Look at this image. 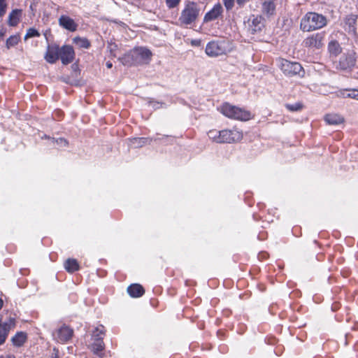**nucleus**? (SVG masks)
I'll use <instances>...</instances> for the list:
<instances>
[{
    "label": "nucleus",
    "instance_id": "nucleus-23",
    "mask_svg": "<svg viewBox=\"0 0 358 358\" xmlns=\"http://www.w3.org/2000/svg\"><path fill=\"white\" fill-rule=\"evenodd\" d=\"M27 335L24 332H18L17 333L13 338L12 342L14 345L20 347L22 346L26 341Z\"/></svg>",
    "mask_w": 358,
    "mask_h": 358
},
{
    "label": "nucleus",
    "instance_id": "nucleus-17",
    "mask_svg": "<svg viewBox=\"0 0 358 358\" xmlns=\"http://www.w3.org/2000/svg\"><path fill=\"white\" fill-rule=\"evenodd\" d=\"M275 5L273 0H265L262 3V13L267 16L274 15Z\"/></svg>",
    "mask_w": 358,
    "mask_h": 358
},
{
    "label": "nucleus",
    "instance_id": "nucleus-24",
    "mask_svg": "<svg viewBox=\"0 0 358 358\" xmlns=\"http://www.w3.org/2000/svg\"><path fill=\"white\" fill-rule=\"evenodd\" d=\"M208 136L213 142L221 143V131H217L216 129L210 130L208 132Z\"/></svg>",
    "mask_w": 358,
    "mask_h": 358
},
{
    "label": "nucleus",
    "instance_id": "nucleus-7",
    "mask_svg": "<svg viewBox=\"0 0 358 358\" xmlns=\"http://www.w3.org/2000/svg\"><path fill=\"white\" fill-rule=\"evenodd\" d=\"M324 32L313 34L304 39L303 44L306 48L320 49L324 45Z\"/></svg>",
    "mask_w": 358,
    "mask_h": 358
},
{
    "label": "nucleus",
    "instance_id": "nucleus-22",
    "mask_svg": "<svg viewBox=\"0 0 358 358\" xmlns=\"http://www.w3.org/2000/svg\"><path fill=\"white\" fill-rule=\"evenodd\" d=\"M15 326V319L10 318L9 319V325L8 328H0V345L4 343L8 331L11 327Z\"/></svg>",
    "mask_w": 358,
    "mask_h": 358
},
{
    "label": "nucleus",
    "instance_id": "nucleus-26",
    "mask_svg": "<svg viewBox=\"0 0 358 358\" xmlns=\"http://www.w3.org/2000/svg\"><path fill=\"white\" fill-rule=\"evenodd\" d=\"M104 334V327L103 325H99L93 331L92 334V339L96 340V338H100L101 340H103Z\"/></svg>",
    "mask_w": 358,
    "mask_h": 358
},
{
    "label": "nucleus",
    "instance_id": "nucleus-19",
    "mask_svg": "<svg viewBox=\"0 0 358 358\" xmlns=\"http://www.w3.org/2000/svg\"><path fill=\"white\" fill-rule=\"evenodd\" d=\"M325 121L328 124L336 125L343 122L344 119L338 114H327L325 116Z\"/></svg>",
    "mask_w": 358,
    "mask_h": 358
},
{
    "label": "nucleus",
    "instance_id": "nucleus-30",
    "mask_svg": "<svg viewBox=\"0 0 358 358\" xmlns=\"http://www.w3.org/2000/svg\"><path fill=\"white\" fill-rule=\"evenodd\" d=\"M285 106L290 111H298L300 110L303 107L302 104L299 102L294 103L293 104L287 103L285 105Z\"/></svg>",
    "mask_w": 358,
    "mask_h": 358
},
{
    "label": "nucleus",
    "instance_id": "nucleus-21",
    "mask_svg": "<svg viewBox=\"0 0 358 358\" xmlns=\"http://www.w3.org/2000/svg\"><path fill=\"white\" fill-rule=\"evenodd\" d=\"M152 141V138H134L130 139V145L131 146L136 148H141L145 144H150Z\"/></svg>",
    "mask_w": 358,
    "mask_h": 358
},
{
    "label": "nucleus",
    "instance_id": "nucleus-25",
    "mask_svg": "<svg viewBox=\"0 0 358 358\" xmlns=\"http://www.w3.org/2000/svg\"><path fill=\"white\" fill-rule=\"evenodd\" d=\"M20 36L19 34L10 36L6 41V46L7 49H10L12 47L16 45L20 41Z\"/></svg>",
    "mask_w": 358,
    "mask_h": 358
},
{
    "label": "nucleus",
    "instance_id": "nucleus-14",
    "mask_svg": "<svg viewBox=\"0 0 358 358\" xmlns=\"http://www.w3.org/2000/svg\"><path fill=\"white\" fill-rule=\"evenodd\" d=\"M59 24L70 31H75L78 27V24L75 21L67 15H62L59 18Z\"/></svg>",
    "mask_w": 358,
    "mask_h": 358
},
{
    "label": "nucleus",
    "instance_id": "nucleus-40",
    "mask_svg": "<svg viewBox=\"0 0 358 358\" xmlns=\"http://www.w3.org/2000/svg\"><path fill=\"white\" fill-rule=\"evenodd\" d=\"M200 43H201V42H200V41H199V40H194V41H192V44L193 45H196V46L199 45H200Z\"/></svg>",
    "mask_w": 358,
    "mask_h": 358
},
{
    "label": "nucleus",
    "instance_id": "nucleus-6",
    "mask_svg": "<svg viewBox=\"0 0 358 358\" xmlns=\"http://www.w3.org/2000/svg\"><path fill=\"white\" fill-rule=\"evenodd\" d=\"M280 69L283 73L289 76L301 75L303 72L301 65L298 62H292L286 59L280 61Z\"/></svg>",
    "mask_w": 358,
    "mask_h": 358
},
{
    "label": "nucleus",
    "instance_id": "nucleus-36",
    "mask_svg": "<svg viewBox=\"0 0 358 358\" xmlns=\"http://www.w3.org/2000/svg\"><path fill=\"white\" fill-rule=\"evenodd\" d=\"M149 104L152 106L155 109L159 108L162 106V103L159 102L150 101Z\"/></svg>",
    "mask_w": 358,
    "mask_h": 358
},
{
    "label": "nucleus",
    "instance_id": "nucleus-5",
    "mask_svg": "<svg viewBox=\"0 0 358 358\" xmlns=\"http://www.w3.org/2000/svg\"><path fill=\"white\" fill-rule=\"evenodd\" d=\"M151 57L150 50L143 47L134 48L127 55V58L131 59V64L136 65L149 63Z\"/></svg>",
    "mask_w": 358,
    "mask_h": 358
},
{
    "label": "nucleus",
    "instance_id": "nucleus-4",
    "mask_svg": "<svg viewBox=\"0 0 358 358\" xmlns=\"http://www.w3.org/2000/svg\"><path fill=\"white\" fill-rule=\"evenodd\" d=\"M220 111L224 115L231 119L247 121L251 118V113L249 111L228 103L221 106Z\"/></svg>",
    "mask_w": 358,
    "mask_h": 358
},
{
    "label": "nucleus",
    "instance_id": "nucleus-38",
    "mask_svg": "<svg viewBox=\"0 0 358 358\" xmlns=\"http://www.w3.org/2000/svg\"><path fill=\"white\" fill-rule=\"evenodd\" d=\"M236 1L239 6H243L246 2L249 1V0H236Z\"/></svg>",
    "mask_w": 358,
    "mask_h": 358
},
{
    "label": "nucleus",
    "instance_id": "nucleus-16",
    "mask_svg": "<svg viewBox=\"0 0 358 358\" xmlns=\"http://www.w3.org/2000/svg\"><path fill=\"white\" fill-rule=\"evenodd\" d=\"M127 292L131 297L137 298L141 296L145 290L141 285L133 284L128 287Z\"/></svg>",
    "mask_w": 358,
    "mask_h": 358
},
{
    "label": "nucleus",
    "instance_id": "nucleus-13",
    "mask_svg": "<svg viewBox=\"0 0 358 358\" xmlns=\"http://www.w3.org/2000/svg\"><path fill=\"white\" fill-rule=\"evenodd\" d=\"M59 55V47L58 45H48L45 55V60L50 64H54Z\"/></svg>",
    "mask_w": 358,
    "mask_h": 358
},
{
    "label": "nucleus",
    "instance_id": "nucleus-28",
    "mask_svg": "<svg viewBox=\"0 0 358 358\" xmlns=\"http://www.w3.org/2000/svg\"><path fill=\"white\" fill-rule=\"evenodd\" d=\"M329 50L331 53H333L334 55H337L341 51V47L338 42L336 41H331L329 43L328 46Z\"/></svg>",
    "mask_w": 358,
    "mask_h": 358
},
{
    "label": "nucleus",
    "instance_id": "nucleus-1",
    "mask_svg": "<svg viewBox=\"0 0 358 358\" xmlns=\"http://www.w3.org/2000/svg\"><path fill=\"white\" fill-rule=\"evenodd\" d=\"M327 22L325 16L315 12H309L301 18L300 28L303 31H311L324 27Z\"/></svg>",
    "mask_w": 358,
    "mask_h": 358
},
{
    "label": "nucleus",
    "instance_id": "nucleus-2",
    "mask_svg": "<svg viewBox=\"0 0 358 358\" xmlns=\"http://www.w3.org/2000/svg\"><path fill=\"white\" fill-rule=\"evenodd\" d=\"M233 50V45L229 40L220 38L208 42L205 52L210 57L226 55Z\"/></svg>",
    "mask_w": 358,
    "mask_h": 358
},
{
    "label": "nucleus",
    "instance_id": "nucleus-29",
    "mask_svg": "<svg viewBox=\"0 0 358 358\" xmlns=\"http://www.w3.org/2000/svg\"><path fill=\"white\" fill-rule=\"evenodd\" d=\"M343 96L358 100V90H346L343 92Z\"/></svg>",
    "mask_w": 358,
    "mask_h": 358
},
{
    "label": "nucleus",
    "instance_id": "nucleus-18",
    "mask_svg": "<svg viewBox=\"0 0 358 358\" xmlns=\"http://www.w3.org/2000/svg\"><path fill=\"white\" fill-rule=\"evenodd\" d=\"M22 15V10L15 9L13 10L8 16V24L10 26H16L20 22Z\"/></svg>",
    "mask_w": 358,
    "mask_h": 358
},
{
    "label": "nucleus",
    "instance_id": "nucleus-8",
    "mask_svg": "<svg viewBox=\"0 0 358 358\" xmlns=\"http://www.w3.org/2000/svg\"><path fill=\"white\" fill-rule=\"evenodd\" d=\"M242 138V133L236 129L221 130V143H233Z\"/></svg>",
    "mask_w": 358,
    "mask_h": 358
},
{
    "label": "nucleus",
    "instance_id": "nucleus-27",
    "mask_svg": "<svg viewBox=\"0 0 358 358\" xmlns=\"http://www.w3.org/2000/svg\"><path fill=\"white\" fill-rule=\"evenodd\" d=\"M73 41L80 48H88L90 46V43L85 38L76 37L73 38Z\"/></svg>",
    "mask_w": 358,
    "mask_h": 358
},
{
    "label": "nucleus",
    "instance_id": "nucleus-11",
    "mask_svg": "<svg viewBox=\"0 0 358 358\" xmlns=\"http://www.w3.org/2000/svg\"><path fill=\"white\" fill-rule=\"evenodd\" d=\"M75 57V52L73 48L71 45H63L59 48V58L63 64L66 65L71 63Z\"/></svg>",
    "mask_w": 358,
    "mask_h": 358
},
{
    "label": "nucleus",
    "instance_id": "nucleus-31",
    "mask_svg": "<svg viewBox=\"0 0 358 358\" xmlns=\"http://www.w3.org/2000/svg\"><path fill=\"white\" fill-rule=\"evenodd\" d=\"M39 35L40 34L36 29L30 28L27 30V34L24 36V40H27L29 38L39 36Z\"/></svg>",
    "mask_w": 358,
    "mask_h": 358
},
{
    "label": "nucleus",
    "instance_id": "nucleus-41",
    "mask_svg": "<svg viewBox=\"0 0 358 358\" xmlns=\"http://www.w3.org/2000/svg\"><path fill=\"white\" fill-rule=\"evenodd\" d=\"M106 66H107V68H108V69H111V68H112V66H113V64H112L110 62H106Z\"/></svg>",
    "mask_w": 358,
    "mask_h": 358
},
{
    "label": "nucleus",
    "instance_id": "nucleus-34",
    "mask_svg": "<svg viewBox=\"0 0 358 358\" xmlns=\"http://www.w3.org/2000/svg\"><path fill=\"white\" fill-rule=\"evenodd\" d=\"M56 143L61 147L66 146L68 144L67 141L62 138L57 139Z\"/></svg>",
    "mask_w": 358,
    "mask_h": 358
},
{
    "label": "nucleus",
    "instance_id": "nucleus-44",
    "mask_svg": "<svg viewBox=\"0 0 358 358\" xmlns=\"http://www.w3.org/2000/svg\"><path fill=\"white\" fill-rule=\"evenodd\" d=\"M3 36V33L0 32V36Z\"/></svg>",
    "mask_w": 358,
    "mask_h": 358
},
{
    "label": "nucleus",
    "instance_id": "nucleus-37",
    "mask_svg": "<svg viewBox=\"0 0 358 358\" xmlns=\"http://www.w3.org/2000/svg\"><path fill=\"white\" fill-rule=\"evenodd\" d=\"M59 350L56 348L53 349V353L51 356V358H58L59 357Z\"/></svg>",
    "mask_w": 358,
    "mask_h": 358
},
{
    "label": "nucleus",
    "instance_id": "nucleus-10",
    "mask_svg": "<svg viewBox=\"0 0 358 358\" xmlns=\"http://www.w3.org/2000/svg\"><path fill=\"white\" fill-rule=\"evenodd\" d=\"M73 334V329L66 325H63L53 334V336L57 342L65 343L71 338Z\"/></svg>",
    "mask_w": 358,
    "mask_h": 358
},
{
    "label": "nucleus",
    "instance_id": "nucleus-20",
    "mask_svg": "<svg viewBox=\"0 0 358 358\" xmlns=\"http://www.w3.org/2000/svg\"><path fill=\"white\" fill-rule=\"evenodd\" d=\"M64 268L69 273H73L79 269V264L75 259H68L64 262Z\"/></svg>",
    "mask_w": 358,
    "mask_h": 358
},
{
    "label": "nucleus",
    "instance_id": "nucleus-33",
    "mask_svg": "<svg viewBox=\"0 0 358 358\" xmlns=\"http://www.w3.org/2000/svg\"><path fill=\"white\" fill-rule=\"evenodd\" d=\"M234 1L235 0H223V3L227 10H230L233 8L234 6Z\"/></svg>",
    "mask_w": 358,
    "mask_h": 358
},
{
    "label": "nucleus",
    "instance_id": "nucleus-43",
    "mask_svg": "<svg viewBox=\"0 0 358 358\" xmlns=\"http://www.w3.org/2000/svg\"><path fill=\"white\" fill-rule=\"evenodd\" d=\"M3 304V301L1 299H0V309L2 308Z\"/></svg>",
    "mask_w": 358,
    "mask_h": 358
},
{
    "label": "nucleus",
    "instance_id": "nucleus-32",
    "mask_svg": "<svg viewBox=\"0 0 358 358\" xmlns=\"http://www.w3.org/2000/svg\"><path fill=\"white\" fill-rule=\"evenodd\" d=\"M180 2V0H166V3L169 8H176Z\"/></svg>",
    "mask_w": 358,
    "mask_h": 358
},
{
    "label": "nucleus",
    "instance_id": "nucleus-42",
    "mask_svg": "<svg viewBox=\"0 0 358 358\" xmlns=\"http://www.w3.org/2000/svg\"><path fill=\"white\" fill-rule=\"evenodd\" d=\"M252 23L254 24H256L259 23L258 19L257 18L254 19L253 21H252Z\"/></svg>",
    "mask_w": 358,
    "mask_h": 358
},
{
    "label": "nucleus",
    "instance_id": "nucleus-39",
    "mask_svg": "<svg viewBox=\"0 0 358 358\" xmlns=\"http://www.w3.org/2000/svg\"><path fill=\"white\" fill-rule=\"evenodd\" d=\"M0 358H15V357L13 355H6L0 356Z\"/></svg>",
    "mask_w": 358,
    "mask_h": 358
},
{
    "label": "nucleus",
    "instance_id": "nucleus-9",
    "mask_svg": "<svg viewBox=\"0 0 358 358\" xmlns=\"http://www.w3.org/2000/svg\"><path fill=\"white\" fill-rule=\"evenodd\" d=\"M356 58L354 52L343 54L341 56L336 68L342 70H347L353 67L355 64Z\"/></svg>",
    "mask_w": 358,
    "mask_h": 358
},
{
    "label": "nucleus",
    "instance_id": "nucleus-35",
    "mask_svg": "<svg viewBox=\"0 0 358 358\" xmlns=\"http://www.w3.org/2000/svg\"><path fill=\"white\" fill-rule=\"evenodd\" d=\"M6 5L4 3V0H0V16H2L4 15L6 10H5Z\"/></svg>",
    "mask_w": 358,
    "mask_h": 358
},
{
    "label": "nucleus",
    "instance_id": "nucleus-3",
    "mask_svg": "<svg viewBox=\"0 0 358 358\" xmlns=\"http://www.w3.org/2000/svg\"><path fill=\"white\" fill-rule=\"evenodd\" d=\"M200 9L196 3L189 1L185 3L179 17L182 25H189L194 22L199 15Z\"/></svg>",
    "mask_w": 358,
    "mask_h": 358
},
{
    "label": "nucleus",
    "instance_id": "nucleus-12",
    "mask_svg": "<svg viewBox=\"0 0 358 358\" xmlns=\"http://www.w3.org/2000/svg\"><path fill=\"white\" fill-rule=\"evenodd\" d=\"M224 9L222 6L218 3L215 4L210 10L206 13L203 21L208 22L215 20L222 15Z\"/></svg>",
    "mask_w": 358,
    "mask_h": 358
},
{
    "label": "nucleus",
    "instance_id": "nucleus-15",
    "mask_svg": "<svg viewBox=\"0 0 358 358\" xmlns=\"http://www.w3.org/2000/svg\"><path fill=\"white\" fill-rule=\"evenodd\" d=\"M104 343L100 338L94 340V342L91 345V350L94 354L98 355L100 358L103 357V354L101 352L104 350Z\"/></svg>",
    "mask_w": 358,
    "mask_h": 358
}]
</instances>
